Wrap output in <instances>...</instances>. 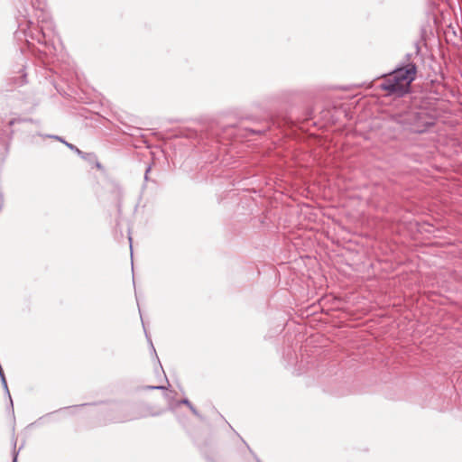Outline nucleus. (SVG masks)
<instances>
[{
	"label": "nucleus",
	"instance_id": "obj_3",
	"mask_svg": "<svg viewBox=\"0 0 462 462\" xmlns=\"http://www.w3.org/2000/svg\"><path fill=\"white\" fill-rule=\"evenodd\" d=\"M182 403L186 404L188 407H191V403L189 402V400L185 399L183 401H181Z\"/></svg>",
	"mask_w": 462,
	"mask_h": 462
},
{
	"label": "nucleus",
	"instance_id": "obj_5",
	"mask_svg": "<svg viewBox=\"0 0 462 462\" xmlns=\"http://www.w3.org/2000/svg\"><path fill=\"white\" fill-rule=\"evenodd\" d=\"M189 408L191 410V411H192L194 414L198 415V411H196V409H195L192 405H191V407H189Z\"/></svg>",
	"mask_w": 462,
	"mask_h": 462
},
{
	"label": "nucleus",
	"instance_id": "obj_1",
	"mask_svg": "<svg viewBox=\"0 0 462 462\" xmlns=\"http://www.w3.org/2000/svg\"><path fill=\"white\" fill-rule=\"evenodd\" d=\"M416 76V67L410 64L405 68L395 69L382 83L381 88L392 94L403 96L409 91L411 83Z\"/></svg>",
	"mask_w": 462,
	"mask_h": 462
},
{
	"label": "nucleus",
	"instance_id": "obj_4",
	"mask_svg": "<svg viewBox=\"0 0 462 462\" xmlns=\"http://www.w3.org/2000/svg\"><path fill=\"white\" fill-rule=\"evenodd\" d=\"M150 389H157V390H162V389H164L165 387L164 386H149Z\"/></svg>",
	"mask_w": 462,
	"mask_h": 462
},
{
	"label": "nucleus",
	"instance_id": "obj_2",
	"mask_svg": "<svg viewBox=\"0 0 462 462\" xmlns=\"http://www.w3.org/2000/svg\"><path fill=\"white\" fill-rule=\"evenodd\" d=\"M53 138L55 139H58L60 140V142L64 143L66 144L67 147H69L70 150L74 151L75 152H77L79 155L82 156V152L77 148L75 145L71 144V143H69L65 141H63L61 138H60L59 136H53Z\"/></svg>",
	"mask_w": 462,
	"mask_h": 462
},
{
	"label": "nucleus",
	"instance_id": "obj_6",
	"mask_svg": "<svg viewBox=\"0 0 462 462\" xmlns=\"http://www.w3.org/2000/svg\"><path fill=\"white\" fill-rule=\"evenodd\" d=\"M13 462H17V453L14 454Z\"/></svg>",
	"mask_w": 462,
	"mask_h": 462
}]
</instances>
